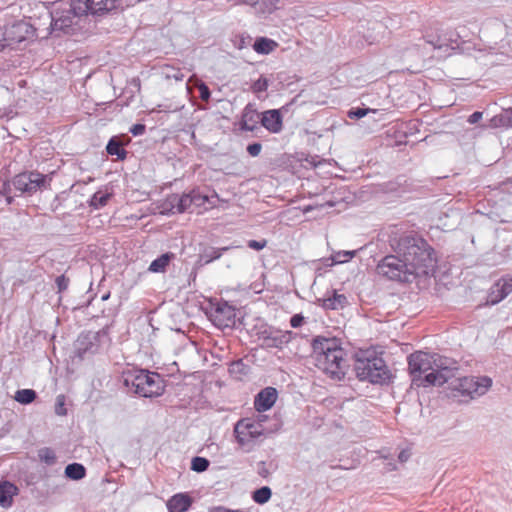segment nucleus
<instances>
[{"instance_id": "f257e3e1", "label": "nucleus", "mask_w": 512, "mask_h": 512, "mask_svg": "<svg viewBox=\"0 0 512 512\" xmlns=\"http://www.w3.org/2000/svg\"><path fill=\"white\" fill-rule=\"evenodd\" d=\"M389 245L394 254L386 255L376 266V272L381 277L411 283L435 272L438 262L435 250L417 233L392 232Z\"/></svg>"}, {"instance_id": "f03ea898", "label": "nucleus", "mask_w": 512, "mask_h": 512, "mask_svg": "<svg viewBox=\"0 0 512 512\" xmlns=\"http://www.w3.org/2000/svg\"><path fill=\"white\" fill-rule=\"evenodd\" d=\"M315 365L333 379H342L348 368L347 354L335 338L316 337L312 343Z\"/></svg>"}, {"instance_id": "7ed1b4c3", "label": "nucleus", "mask_w": 512, "mask_h": 512, "mask_svg": "<svg viewBox=\"0 0 512 512\" xmlns=\"http://www.w3.org/2000/svg\"><path fill=\"white\" fill-rule=\"evenodd\" d=\"M119 0H70L57 9L52 16L51 27L64 31L73 23V18L87 14H100L108 12L116 7Z\"/></svg>"}, {"instance_id": "20e7f679", "label": "nucleus", "mask_w": 512, "mask_h": 512, "mask_svg": "<svg viewBox=\"0 0 512 512\" xmlns=\"http://www.w3.org/2000/svg\"><path fill=\"white\" fill-rule=\"evenodd\" d=\"M408 365L411 374H425L424 380L429 385H442L447 382L449 370L439 355L418 351L408 357Z\"/></svg>"}, {"instance_id": "39448f33", "label": "nucleus", "mask_w": 512, "mask_h": 512, "mask_svg": "<svg viewBox=\"0 0 512 512\" xmlns=\"http://www.w3.org/2000/svg\"><path fill=\"white\" fill-rule=\"evenodd\" d=\"M355 372L360 380L374 384H385L391 379V373L382 357L374 350H360L356 354Z\"/></svg>"}, {"instance_id": "423d86ee", "label": "nucleus", "mask_w": 512, "mask_h": 512, "mask_svg": "<svg viewBox=\"0 0 512 512\" xmlns=\"http://www.w3.org/2000/svg\"><path fill=\"white\" fill-rule=\"evenodd\" d=\"M263 421L264 416H259L257 418H241L235 423L233 434L241 450L251 452L265 439L267 431Z\"/></svg>"}, {"instance_id": "0eeeda50", "label": "nucleus", "mask_w": 512, "mask_h": 512, "mask_svg": "<svg viewBox=\"0 0 512 512\" xmlns=\"http://www.w3.org/2000/svg\"><path fill=\"white\" fill-rule=\"evenodd\" d=\"M125 385L131 386L133 392L142 397H156L163 393L164 382L155 372L139 370L125 377Z\"/></svg>"}, {"instance_id": "6e6552de", "label": "nucleus", "mask_w": 512, "mask_h": 512, "mask_svg": "<svg viewBox=\"0 0 512 512\" xmlns=\"http://www.w3.org/2000/svg\"><path fill=\"white\" fill-rule=\"evenodd\" d=\"M492 380L489 377L464 376L450 383L451 396L464 398L465 400L485 394L491 387Z\"/></svg>"}, {"instance_id": "1a4fd4ad", "label": "nucleus", "mask_w": 512, "mask_h": 512, "mask_svg": "<svg viewBox=\"0 0 512 512\" xmlns=\"http://www.w3.org/2000/svg\"><path fill=\"white\" fill-rule=\"evenodd\" d=\"M3 29L5 30L6 41L10 48H14L20 43L35 36V29L33 26L24 20H19L11 25L3 26Z\"/></svg>"}, {"instance_id": "9d476101", "label": "nucleus", "mask_w": 512, "mask_h": 512, "mask_svg": "<svg viewBox=\"0 0 512 512\" xmlns=\"http://www.w3.org/2000/svg\"><path fill=\"white\" fill-rule=\"evenodd\" d=\"M12 184L21 193L33 194L45 186L46 176L36 171L24 172L17 174Z\"/></svg>"}, {"instance_id": "9b49d317", "label": "nucleus", "mask_w": 512, "mask_h": 512, "mask_svg": "<svg viewBox=\"0 0 512 512\" xmlns=\"http://www.w3.org/2000/svg\"><path fill=\"white\" fill-rule=\"evenodd\" d=\"M235 309L228 303H217L210 312V319L220 329L232 327L235 324Z\"/></svg>"}, {"instance_id": "f8f14e48", "label": "nucleus", "mask_w": 512, "mask_h": 512, "mask_svg": "<svg viewBox=\"0 0 512 512\" xmlns=\"http://www.w3.org/2000/svg\"><path fill=\"white\" fill-rule=\"evenodd\" d=\"M259 339L266 348L282 349L291 341V332L275 329H265L260 332Z\"/></svg>"}, {"instance_id": "ddd939ff", "label": "nucleus", "mask_w": 512, "mask_h": 512, "mask_svg": "<svg viewBox=\"0 0 512 512\" xmlns=\"http://www.w3.org/2000/svg\"><path fill=\"white\" fill-rule=\"evenodd\" d=\"M185 197L188 198L186 202V211H189L192 207L200 209L199 212L207 211L209 209H213L216 207L212 198H217V193H214L212 197L201 194L198 190H192L191 192L185 194Z\"/></svg>"}, {"instance_id": "4468645a", "label": "nucleus", "mask_w": 512, "mask_h": 512, "mask_svg": "<svg viewBox=\"0 0 512 512\" xmlns=\"http://www.w3.org/2000/svg\"><path fill=\"white\" fill-rule=\"evenodd\" d=\"M512 293V277H502L490 288L488 302L497 304Z\"/></svg>"}, {"instance_id": "2eb2a0df", "label": "nucleus", "mask_w": 512, "mask_h": 512, "mask_svg": "<svg viewBox=\"0 0 512 512\" xmlns=\"http://www.w3.org/2000/svg\"><path fill=\"white\" fill-rule=\"evenodd\" d=\"M188 198L185 194H171L168 195L160 204L162 214H179L186 212V202Z\"/></svg>"}, {"instance_id": "dca6fc26", "label": "nucleus", "mask_w": 512, "mask_h": 512, "mask_svg": "<svg viewBox=\"0 0 512 512\" xmlns=\"http://www.w3.org/2000/svg\"><path fill=\"white\" fill-rule=\"evenodd\" d=\"M261 125L270 133L277 134L283 129V117L279 109L266 110L261 114Z\"/></svg>"}, {"instance_id": "f3484780", "label": "nucleus", "mask_w": 512, "mask_h": 512, "mask_svg": "<svg viewBox=\"0 0 512 512\" xmlns=\"http://www.w3.org/2000/svg\"><path fill=\"white\" fill-rule=\"evenodd\" d=\"M277 399V391L273 387L263 389L254 400V407L258 412L269 410Z\"/></svg>"}, {"instance_id": "a211bd4d", "label": "nucleus", "mask_w": 512, "mask_h": 512, "mask_svg": "<svg viewBox=\"0 0 512 512\" xmlns=\"http://www.w3.org/2000/svg\"><path fill=\"white\" fill-rule=\"evenodd\" d=\"M192 505V498L187 493H177L167 501L169 512H186Z\"/></svg>"}, {"instance_id": "6ab92c4d", "label": "nucleus", "mask_w": 512, "mask_h": 512, "mask_svg": "<svg viewBox=\"0 0 512 512\" xmlns=\"http://www.w3.org/2000/svg\"><path fill=\"white\" fill-rule=\"evenodd\" d=\"M18 494V487L9 481L0 482V506L8 508L13 503V497Z\"/></svg>"}, {"instance_id": "aec40b11", "label": "nucleus", "mask_w": 512, "mask_h": 512, "mask_svg": "<svg viewBox=\"0 0 512 512\" xmlns=\"http://www.w3.org/2000/svg\"><path fill=\"white\" fill-rule=\"evenodd\" d=\"M258 118L259 116L255 110L246 107L241 116L240 129L243 131H254L257 127Z\"/></svg>"}, {"instance_id": "412c9836", "label": "nucleus", "mask_w": 512, "mask_h": 512, "mask_svg": "<svg viewBox=\"0 0 512 512\" xmlns=\"http://www.w3.org/2000/svg\"><path fill=\"white\" fill-rule=\"evenodd\" d=\"M174 258V254L171 252H167L162 254L160 257L155 259L149 265L148 270L152 273H163L166 271L169 266L171 260Z\"/></svg>"}, {"instance_id": "4be33fe9", "label": "nucleus", "mask_w": 512, "mask_h": 512, "mask_svg": "<svg viewBox=\"0 0 512 512\" xmlns=\"http://www.w3.org/2000/svg\"><path fill=\"white\" fill-rule=\"evenodd\" d=\"M348 304L347 297L344 294L334 292L331 297L324 299L323 307L326 309H342Z\"/></svg>"}, {"instance_id": "5701e85b", "label": "nucleus", "mask_w": 512, "mask_h": 512, "mask_svg": "<svg viewBox=\"0 0 512 512\" xmlns=\"http://www.w3.org/2000/svg\"><path fill=\"white\" fill-rule=\"evenodd\" d=\"M278 46V44L269 38L266 37H260L256 39V41L253 44V49L258 54H269Z\"/></svg>"}, {"instance_id": "b1692460", "label": "nucleus", "mask_w": 512, "mask_h": 512, "mask_svg": "<svg viewBox=\"0 0 512 512\" xmlns=\"http://www.w3.org/2000/svg\"><path fill=\"white\" fill-rule=\"evenodd\" d=\"M107 153L111 156H117V159L124 160L127 156V151L123 148L122 143L116 138L110 139L106 147Z\"/></svg>"}, {"instance_id": "393cba45", "label": "nucleus", "mask_w": 512, "mask_h": 512, "mask_svg": "<svg viewBox=\"0 0 512 512\" xmlns=\"http://www.w3.org/2000/svg\"><path fill=\"white\" fill-rule=\"evenodd\" d=\"M65 475L73 480H80L85 477L86 470L82 464L72 463L66 466Z\"/></svg>"}, {"instance_id": "a878e982", "label": "nucleus", "mask_w": 512, "mask_h": 512, "mask_svg": "<svg viewBox=\"0 0 512 512\" xmlns=\"http://www.w3.org/2000/svg\"><path fill=\"white\" fill-rule=\"evenodd\" d=\"M14 399L21 404H30L36 399V392L32 389H21L16 392Z\"/></svg>"}, {"instance_id": "bb28decb", "label": "nucleus", "mask_w": 512, "mask_h": 512, "mask_svg": "<svg viewBox=\"0 0 512 512\" xmlns=\"http://www.w3.org/2000/svg\"><path fill=\"white\" fill-rule=\"evenodd\" d=\"M110 198H111V194L110 193H105V192L97 191L92 196L91 206H93L96 209L104 207L108 203Z\"/></svg>"}, {"instance_id": "cd10ccee", "label": "nucleus", "mask_w": 512, "mask_h": 512, "mask_svg": "<svg viewBox=\"0 0 512 512\" xmlns=\"http://www.w3.org/2000/svg\"><path fill=\"white\" fill-rule=\"evenodd\" d=\"M271 494H272L271 489L269 487L265 486L260 489H257L253 493L252 498L256 503L264 504L269 501V499L271 498Z\"/></svg>"}, {"instance_id": "c85d7f7f", "label": "nucleus", "mask_w": 512, "mask_h": 512, "mask_svg": "<svg viewBox=\"0 0 512 512\" xmlns=\"http://www.w3.org/2000/svg\"><path fill=\"white\" fill-rule=\"evenodd\" d=\"M355 251H338L332 254L331 260L334 264H342L351 260Z\"/></svg>"}, {"instance_id": "c756f323", "label": "nucleus", "mask_w": 512, "mask_h": 512, "mask_svg": "<svg viewBox=\"0 0 512 512\" xmlns=\"http://www.w3.org/2000/svg\"><path fill=\"white\" fill-rule=\"evenodd\" d=\"M209 466V461L206 458L194 457L191 463L192 470L196 472H203Z\"/></svg>"}, {"instance_id": "7c9ffc66", "label": "nucleus", "mask_w": 512, "mask_h": 512, "mask_svg": "<svg viewBox=\"0 0 512 512\" xmlns=\"http://www.w3.org/2000/svg\"><path fill=\"white\" fill-rule=\"evenodd\" d=\"M38 455L40 460L45 462L46 464H53L56 460V456L53 450L49 448L41 449Z\"/></svg>"}, {"instance_id": "2f4dec72", "label": "nucleus", "mask_w": 512, "mask_h": 512, "mask_svg": "<svg viewBox=\"0 0 512 512\" xmlns=\"http://www.w3.org/2000/svg\"><path fill=\"white\" fill-rule=\"evenodd\" d=\"M267 88H268V81L264 77H260L258 80L254 81L251 86V89H252L253 93H255V94L265 92L267 90Z\"/></svg>"}, {"instance_id": "473e14b6", "label": "nucleus", "mask_w": 512, "mask_h": 512, "mask_svg": "<svg viewBox=\"0 0 512 512\" xmlns=\"http://www.w3.org/2000/svg\"><path fill=\"white\" fill-rule=\"evenodd\" d=\"M55 412L59 416H64L67 414V409L65 408V396L64 395L57 396Z\"/></svg>"}, {"instance_id": "72a5a7b5", "label": "nucleus", "mask_w": 512, "mask_h": 512, "mask_svg": "<svg viewBox=\"0 0 512 512\" xmlns=\"http://www.w3.org/2000/svg\"><path fill=\"white\" fill-rule=\"evenodd\" d=\"M196 86H197V88L199 90L200 98L203 101L207 102L210 99V96H211V93H210V90H209L208 86L204 82H200Z\"/></svg>"}, {"instance_id": "f704fd0d", "label": "nucleus", "mask_w": 512, "mask_h": 512, "mask_svg": "<svg viewBox=\"0 0 512 512\" xmlns=\"http://www.w3.org/2000/svg\"><path fill=\"white\" fill-rule=\"evenodd\" d=\"M166 77L174 78L176 81H182L184 79V74L179 70L173 67H167Z\"/></svg>"}, {"instance_id": "c9c22d12", "label": "nucleus", "mask_w": 512, "mask_h": 512, "mask_svg": "<svg viewBox=\"0 0 512 512\" xmlns=\"http://www.w3.org/2000/svg\"><path fill=\"white\" fill-rule=\"evenodd\" d=\"M55 282L59 292H63L68 288L69 279L65 275L58 276Z\"/></svg>"}, {"instance_id": "e433bc0d", "label": "nucleus", "mask_w": 512, "mask_h": 512, "mask_svg": "<svg viewBox=\"0 0 512 512\" xmlns=\"http://www.w3.org/2000/svg\"><path fill=\"white\" fill-rule=\"evenodd\" d=\"M247 245H248L249 248H251L253 250H256V251H259V250L264 249L267 246V240H265V239H262L260 241L249 240Z\"/></svg>"}, {"instance_id": "4c0bfd02", "label": "nucleus", "mask_w": 512, "mask_h": 512, "mask_svg": "<svg viewBox=\"0 0 512 512\" xmlns=\"http://www.w3.org/2000/svg\"><path fill=\"white\" fill-rule=\"evenodd\" d=\"M370 111V109H363V108H357L355 110H350L348 112V116L350 118H357V119H360L364 116H366L368 114V112Z\"/></svg>"}, {"instance_id": "58836bf2", "label": "nucleus", "mask_w": 512, "mask_h": 512, "mask_svg": "<svg viewBox=\"0 0 512 512\" xmlns=\"http://www.w3.org/2000/svg\"><path fill=\"white\" fill-rule=\"evenodd\" d=\"M262 145L260 143H252L247 146V152L250 156L256 157L261 153Z\"/></svg>"}, {"instance_id": "ea45409f", "label": "nucleus", "mask_w": 512, "mask_h": 512, "mask_svg": "<svg viewBox=\"0 0 512 512\" xmlns=\"http://www.w3.org/2000/svg\"><path fill=\"white\" fill-rule=\"evenodd\" d=\"M304 323V317L301 314H295L290 319V325L292 328H299Z\"/></svg>"}, {"instance_id": "a19ab883", "label": "nucleus", "mask_w": 512, "mask_h": 512, "mask_svg": "<svg viewBox=\"0 0 512 512\" xmlns=\"http://www.w3.org/2000/svg\"><path fill=\"white\" fill-rule=\"evenodd\" d=\"M130 132L134 136L142 135L145 132V125L144 124H135L130 128Z\"/></svg>"}, {"instance_id": "79ce46f5", "label": "nucleus", "mask_w": 512, "mask_h": 512, "mask_svg": "<svg viewBox=\"0 0 512 512\" xmlns=\"http://www.w3.org/2000/svg\"><path fill=\"white\" fill-rule=\"evenodd\" d=\"M482 116H483V113L480 112V111H476L474 113H472L469 118H468V122L470 124H475L477 122H479L481 119H482Z\"/></svg>"}, {"instance_id": "37998d69", "label": "nucleus", "mask_w": 512, "mask_h": 512, "mask_svg": "<svg viewBox=\"0 0 512 512\" xmlns=\"http://www.w3.org/2000/svg\"><path fill=\"white\" fill-rule=\"evenodd\" d=\"M9 47L5 37V30L0 26V51Z\"/></svg>"}, {"instance_id": "c03bdc74", "label": "nucleus", "mask_w": 512, "mask_h": 512, "mask_svg": "<svg viewBox=\"0 0 512 512\" xmlns=\"http://www.w3.org/2000/svg\"><path fill=\"white\" fill-rule=\"evenodd\" d=\"M409 456H410V452H409L408 450H403V451H401V452L399 453L398 458H399V460H400L401 462H405V461H407V460H408Z\"/></svg>"}, {"instance_id": "a18cd8bd", "label": "nucleus", "mask_w": 512, "mask_h": 512, "mask_svg": "<svg viewBox=\"0 0 512 512\" xmlns=\"http://www.w3.org/2000/svg\"><path fill=\"white\" fill-rule=\"evenodd\" d=\"M503 119H504V116H495L491 119V122L493 123L494 126H498L499 124H501L503 122Z\"/></svg>"}, {"instance_id": "49530a36", "label": "nucleus", "mask_w": 512, "mask_h": 512, "mask_svg": "<svg viewBox=\"0 0 512 512\" xmlns=\"http://www.w3.org/2000/svg\"><path fill=\"white\" fill-rule=\"evenodd\" d=\"M210 512H228V508L216 507V508L211 509Z\"/></svg>"}, {"instance_id": "de8ad7c7", "label": "nucleus", "mask_w": 512, "mask_h": 512, "mask_svg": "<svg viewBox=\"0 0 512 512\" xmlns=\"http://www.w3.org/2000/svg\"><path fill=\"white\" fill-rule=\"evenodd\" d=\"M240 2L244 3V4H248V5H255L257 4L260 0H239Z\"/></svg>"}, {"instance_id": "09e8293b", "label": "nucleus", "mask_w": 512, "mask_h": 512, "mask_svg": "<svg viewBox=\"0 0 512 512\" xmlns=\"http://www.w3.org/2000/svg\"><path fill=\"white\" fill-rule=\"evenodd\" d=\"M228 512H244V511L240 510V509H237V510L228 509Z\"/></svg>"}]
</instances>
